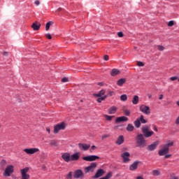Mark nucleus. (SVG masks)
<instances>
[{"label":"nucleus","instance_id":"1","mask_svg":"<svg viewBox=\"0 0 179 179\" xmlns=\"http://www.w3.org/2000/svg\"><path fill=\"white\" fill-rule=\"evenodd\" d=\"M136 144L137 148H146L148 143L145 139V136L142 134H137L136 136Z\"/></svg>","mask_w":179,"mask_h":179},{"label":"nucleus","instance_id":"2","mask_svg":"<svg viewBox=\"0 0 179 179\" xmlns=\"http://www.w3.org/2000/svg\"><path fill=\"white\" fill-rule=\"evenodd\" d=\"M148 122V120L145 119L143 117V115H141L140 117L137 118L134 122V126L136 128H141V124H146Z\"/></svg>","mask_w":179,"mask_h":179},{"label":"nucleus","instance_id":"3","mask_svg":"<svg viewBox=\"0 0 179 179\" xmlns=\"http://www.w3.org/2000/svg\"><path fill=\"white\" fill-rule=\"evenodd\" d=\"M15 166H13V165L7 166L3 173V177H10V174H13Z\"/></svg>","mask_w":179,"mask_h":179},{"label":"nucleus","instance_id":"4","mask_svg":"<svg viewBox=\"0 0 179 179\" xmlns=\"http://www.w3.org/2000/svg\"><path fill=\"white\" fill-rule=\"evenodd\" d=\"M141 131L145 138H150L154 134L153 131H149V127H143Z\"/></svg>","mask_w":179,"mask_h":179},{"label":"nucleus","instance_id":"5","mask_svg":"<svg viewBox=\"0 0 179 179\" xmlns=\"http://www.w3.org/2000/svg\"><path fill=\"white\" fill-rule=\"evenodd\" d=\"M96 167H97V164L96 162L91 163L89 166H87L85 168V174H87V173H93V171L96 170Z\"/></svg>","mask_w":179,"mask_h":179},{"label":"nucleus","instance_id":"6","mask_svg":"<svg viewBox=\"0 0 179 179\" xmlns=\"http://www.w3.org/2000/svg\"><path fill=\"white\" fill-rule=\"evenodd\" d=\"M65 129V123L61 122L54 127V134H58L59 131Z\"/></svg>","mask_w":179,"mask_h":179},{"label":"nucleus","instance_id":"7","mask_svg":"<svg viewBox=\"0 0 179 179\" xmlns=\"http://www.w3.org/2000/svg\"><path fill=\"white\" fill-rule=\"evenodd\" d=\"M20 172L22 176L21 179H30V175L27 174L29 172V167L21 169Z\"/></svg>","mask_w":179,"mask_h":179},{"label":"nucleus","instance_id":"8","mask_svg":"<svg viewBox=\"0 0 179 179\" xmlns=\"http://www.w3.org/2000/svg\"><path fill=\"white\" fill-rule=\"evenodd\" d=\"M140 111L143 113V114H145V115H149V114H150V108L143 104L140 106Z\"/></svg>","mask_w":179,"mask_h":179},{"label":"nucleus","instance_id":"9","mask_svg":"<svg viewBox=\"0 0 179 179\" xmlns=\"http://www.w3.org/2000/svg\"><path fill=\"white\" fill-rule=\"evenodd\" d=\"M97 159H100V157L97 155H89L83 157V159H84L85 162H94V160H97Z\"/></svg>","mask_w":179,"mask_h":179},{"label":"nucleus","instance_id":"10","mask_svg":"<svg viewBox=\"0 0 179 179\" xmlns=\"http://www.w3.org/2000/svg\"><path fill=\"white\" fill-rule=\"evenodd\" d=\"M24 152H25L27 155H34V153L40 152V150L38 148H26L24 149Z\"/></svg>","mask_w":179,"mask_h":179},{"label":"nucleus","instance_id":"11","mask_svg":"<svg viewBox=\"0 0 179 179\" xmlns=\"http://www.w3.org/2000/svg\"><path fill=\"white\" fill-rule=\"evenodd\" d=\"M129 156H131V154L128 152H125L122 154L121 157L122 158L123 162L124 163H129L130 160L129 159Z\"/></svg>","mask_w":179,"mask_h":179},{"label":"nucleus","instance_id":"12","mask_svg":"<svg viewBox=\"0 0 179 179\" xmlns=\"http://www.w3.org/2000/svg\"><path fill=\"white\" fill-rule=\"evenodd\" d=\"M157 146H159V141H155L153 143L148 145L147 150H149L150 152H152L153 150H156Z\"/></svg>","mask_w":179,"mask_h":179},{"label":"nucleus","instance_id":"13","mask_svg":"<svg viewBox=\"0 0 179 179\" xmlns=\"http://www.w3.org/2000/svg\"><path fill=\"white\" fill-rule=\"evenodd\" d=\"M83 177H85V174H83V171H82V170L78 169L74 171V178H83Z\"/></svg>","mask_w":179,"mask_h":179},{"label":"nucleus","instance_id":"14","mask_svg":"<svg viewBox=\"0 0 179 179\" xmlns=\"http://www.w3.org/2000/svg\"><path fill=\"white\" fill-rule=\"evenodd\" d=\"M169 152H170V149H168L163 145L162 149L158 151V154H159V156H166V155H167Z\"/></svg>","mask_w":179,"mask_h":179},{"label":"nucleus","instance_id":"15","mask_svg":"<svg viewBox=\"0 0 179 179\" xmlns=\"http://www.w3.org/2000/svg\"><path fill=\"white\" fill-rule=\"evenodd\" d=\"M141 164V162L136 161L129 166L130 171H135L138 169V166Z\"/></svg>","mask_w":179,"mask_h":179},{"label":"nucleus","instance_id":"16","mask_svg":"<svg viewBox=\"0 0 179 179\" xmlns=\"http://www.w3.org/2000/svg\"><path fill=\"white\" fill-rule=\"evenodd\" d=\"M62 158L63 159V160L64 162H66V163H69V162H71V154H69V153H64L62 155Z\"/></svg>","mask_w":179,"mask_h":179},{"label":"nucleus","instance_id":"17","mask_svg":"<svg viewBox=\"0 0 179 179\" xmlns=\"http://www.w3.org/2000/svg\"><path fill=\"white\" fill-rule=\"evenodd\" d=\"M78 147L80 150H89L90 148V145H87L85 143H78Z\"/></svg>","mask_w":179,"mask_h":179},{"label":"nucleus","instance_id":"18","mask_svg":"<svg viewBox=\"0 0 179 179\" xmlns=\"http://www.w3.org/2000/svg\"><path fill=\"white\" fill-rule=\"evenodd\" d=\"M40 27H41V24H40V22H35L32 24L31 25V28L33 29V30H34L35 31H37V30H40Z\"/></svg>","mask_w":179,"mask_h":179},{"label":"nucleus","instance_id":"19","mask_svg":"<svg viewBox=\"0 0 179 179\" xmlns=\"http://www.w3.org/2000/svg\"><path fill=\"white\" fill-rule=\"evenodd\" d=\"M70 158L71 162H77V160H79V159L80 158V155H79L78 152H76L70 156Z\"/></svg>","mask_w":179,"mask_h":179},{"label":"nucleus","instance_id":"20","mask_svg":"<svg viewBox=\"0 0 179 179\" xmlns=\"http://www.w3.org/2000/svg\"><path fill=\"white\" fill-rule=\"evenodd\" d=\"M103 175H104V170L99 169L95 173L94 178H100V177H102V176Z\"/></svg>","mask_w":179,"mask_h":179},{"label":"nucleus","instance_id":"21","mask_svg":"<svg viewBox=\"0 0 179 179\" xmlns=\"http://www.w3.org/2000/svg\"><path fill=\"white\" fill-rule=\"evenodd\" d=\"M128 121V117L122 116L116 118L115 122H125Z\"/></svg>","mask_w":179,"mask_h":179},{"label":"nucleus","instance_id":"22","mask_svg":"<svg viewBox=\"0 0 179 179\" xmlns=\"http://www.w3.org/2000/svg\"><path fill=\"white\" fill-rule=\"evenodd\" d=\"M124 136H119L117 141H115L116 145H122L124 143Z\"/></svg>","mask_w":179,"mask_h":179},{"label":"nucleus","instance_id":"23","mask_svg":"<svg viewBox=\"0 0 179 179\" xmlns=\"http://www.w3.org/2000/svg\"><path fill=\"white\" fill-rule=\"evenodd\" d=\"M121 73V71L117 69H112L110 72L111 76H117V75H120Z\"/></svg>","mask_w":179,"mask_h":179},{"label":"nucleus","instance_id":"24","mask_svg":"<svg viewBox=\"0 0 179 179\" xmlns=\"http://www.w3.org/2000/svg\"><path fill=\"white\" fill-rule=\"evenodd\" d=\"M106 94V90H101L98 94H94L95 97H102V96H104Z\"/></svg>","mask_w":179,"mask_h":179},{"label":"nucleus","instance_id":"25","mask_svg":"<svg viewBox=\"0 0 179 179\" xmlns=\"http://www.w3.org/2000/svg\"><path fill=\"white\" fill-rule=\"evenodd\" d=\"M117 111V107L112 106L108 109V114H115Z\"/></svg>","mask_w":179,"mask_h":179},{"label":"nucleus","instance_id":"26","mask_svg":"<svg viewBox=\"0 0 179 179\" xmlns=\"http://www.w3.org/2000/svg\"><path fill=\"white\" fill-rule=\"evenodd\" d=\"M125 82H127V80L125 78H120L119 80H117V85L122 86V85H124V83H125Z\"/></svg>","mask_w":179,"mask_h":179},{"label":"nucleus","instance_id":"27","mask_svg":"<svg viewBox=\"0 0 179 179\" xmlns=\"http://www.w3.org/2000/svg\"><path fill=\"white\" fill-rule=\"evenodd\" d=\"M126 129L129 132H132V131H134V129H135V127H134V125H132V124H128Z\"/></svg>","mask_w":179,"mask_h":179},{"label":"nucleus","instance_id":"28","mask_svg":"<svg viewBox=\"0 0 179 179\" xmlns=\"http://www.w3.org/2000/svg\"><path fill=\"white\" fill-rule=\"evenodd\" d=\"M50 146H54L55 148H57L58 146V141L57 140H51L50 141Z\"/></svg>","mask_w":179,"mask_h":179},{"label":"nucleus","instance_id":"29","mask_svg":"<svg viewBox=\"0 0 179 179\" xmlns=\"http://www.w3.org/2000/svg\"><path fill=\"white\" fill-rule=\"evenodd\" d=\"M132 103L133 104H138V103H139V96H138V95H135L133 98L132 100Z\"/></svg>","mask_w":179,"mask_h":179},{"label":"nucleus","instance_id":"30","mask_svg":"<svg viewBox=\"0 0 179 179\" xmlns=\"http://www.w3.org/2000/svg\"><path fill=\"white\" fill-rule=\"evenodd\" d=\"M164 146L168 149H170L171 146H174V141L168 142L166 144H164Z\"/></svg>","mask_w":179,"mask_h":179},{"label":"nucleus","instance_id":"31","mask_svg":"<svg viewBox=\"0 0 179 179\" xmlns=\"http://www.w3.org/2000/svg\"><path fill=\"white\" fill-rule=\"evenodd\" d=\"M7 164H8V162L5 159H2L0 162V166H1V169L6 167Z\"/></svg>","mask_w":179,"mask_h":179},{"label":"nucleus","instance_id":"32","mask_svg":"<svg viewBox=\"0 0 179 179\" xmlns=\"http://www.w3.org/2000/svg\"><path fill=\"white\" fill-rule=\"evenodd\" d=\"M107 99V95H104L103 96H99V98L97 99L98 103H101V101L106 100Z\"/></svg>","mask_w":179,"mask_h":179},{"label":"nucleus","instance_id":"33","mask_svg":"<svg viewBox=\"0 0 179 179\" xmlns=\"http://www.w3.org/2000/svg\"><path fill=\"white\" fill-rule=\"evenodd\" d=\"M120 100L122 101H127V100H128V96H127V94H122L120 96Z\"/></svg>","mask_w":179,"mask_h":179},{"label":"nucleus","instance_id":"34","mask_svg":"<svg viewBox=\"0 0 179 179\" xmlns=\"http://www.w3.org/2000/svg\"><path fill=\"white\" fill-rule=\"evenodd\" d=\"M51 24H52V22L50 21L45 24V30L46 31H48L50 30V26H51Z\"/></svg>","mask_w":179,"mask_h":179},{"label":"nucleus","instance_id":"35","mask_svg":"<svg viewBox=\"0 0 179 179\" xmlns=\"http://www.w3.org/2000/svg\"><path fill=\"white\" fill-rule=\"evenodd\" d=\"M152 176H160V171L159 170L152 171Z\"/></svg>","mask_w":179,"mask_h":179},{"label":"nucleus","instance_id":"36","mask_svg":"<svg viewBox=\"0 0 179 179\" xmlns=\"http://www.w3.org/2000/svg\"><path fill=\"white\" fill-rule=\"evenodd\" d=\"M106 120H107V121H111V120H113V118H114V116H110V115H104Z\"/></svg>","mask_w":179,"mask_h":179},{"label":"nucleus","instance_id":"37","mask_svg":"<svg viewBox=\"0 0 179 179\" xmlns=\"http://www.w3.org/2000/svg\"><path fill=\"white\" fill-rule=\"evenodd\" d=\"M157 50H159V51H164L165 48L163 45H157Z\"/></svg>","mask_w":179,"mask_h":179},{"label":"nucleus","instance_id":"38","mask_svg":"<svg viewBox=\"0 0 179 179\" xmlns=\"http://www.w3.org/2000/svg\"><path fill=\"white\" fill-rule=\"evenodd\" d=\"M66 179H72V171H70L66 176Z\"/></svg>","mask_w":179,"mask_h":179},{"label":"nucleus","instance_id":"39","mask_svg":"<svg viewBox=\"0 0 179 179\" xmlns=\"http://www.w3.org/2000/svg\"><path fill=\"white\" fill-rule=\"evenodd\" d=\"M138 66H145V64L142 62H137Z\"/></svg>","mask_w":179,"mask_h":179},{"label":"nucleus","instance_id":"40","mask_svg":"<svg viewBox=\"0 0 179 179\" xmlns=\"http://www.w3.org/2000/svg\"><path fill=\"white\" fill-rule=\"evenodd\" d=\"M168 26L169 27H171L172 26H174V21H169L168 23Z\"/></svg>","mask_w":179,"mask_h":179},{"label":"nucleus","instance_id":"41","mask_svg":"<svg viewBox=\"0 0 179 179\" xmlns=\"http://www.w3.org/2000/svg\"><path fill=\"white\" fill-rule=\"evenodd\" d=\"M106 138H110V134H103L101 136V139H106Z\"/></svg>","mask_w":179,"mask_h":179},{"label":"nucleus","instance_id":"42","mask_svg":"<svg viewBox=\"0 0 179 179\" xmlns=\"http://www.w3.org/2000/svg\"><path fill=\"white\" fill-rule=\"evenodd\" d=\"M114 92L110 90H108V96H113Z\"/></svg>","mask_w":179,"mask_h":179},{"label":"nucleus","instance_id":"43","mask_svg":"<svg viewBox=\"0 0 179 179\" xmlns=\"http://www.w3.org/2000/svg\"><path fill=\"white\" fill-rule=\"evenodd\" d=\"M45 37L46 38H48V40H51V38H52V37L51 36V34H45Z\"/></svg>","mask_w":179,"mask_h":179},{"label":"nucleus","instance_id":"44","mask_svg":"<svg viewBox=\"0 0 179 179\" xmlns=\"http://www.w3.org/2000/svg\"><path fill=\"white\" fill-rule=\"evenodd\" d=\"M124 115H129V114H131V112H129V110H124Z\"/></svg>","mask_w":179,"mask_h":179},{"label":"nucleus","instance_id":"45","mask_svg":"<svg viewBox=\"0 0 179 179\" xmlns=\"http://www.w3.org/2000/svg\"><path fill=\"white\" fill-rule=\"evenodd\" d=\"M177 79H178V77L177 76H173L170 78V80L172 81L177 80Z\"/></svg>","mask_w":179,"mask_h":179},{"label":"nucleus","instance_id":"46","mask_svg":"<svg viewBox=\"0 0 179 179\" xmlns=\"http://www.w3.org/2000/svg\"><path fill=\"white\" fill-rule=\"evenodd\" d=\"M62 82L63 83H65L68 82V78H63L62 79Z\"/></svg>","mask_w":179,"mask_h":179},{"label":"nucleus","instance_id":"47","mask_svg":"<svg viewBox=\"0 0 179 179\" xmlns=\"http://www.w3.org/2000/svg\"><path fill=\"white\" fill-rule=\"evenodd\" d=\"M117 36L118 37H124V34L120 31L117 33Z\"/></svg>","mask_w":179,"mask_h":179},{"label":"nucleus","instance_id":"48","mask_svg":"<svg viewBox=\"0 0 179 179\" xmlns=\"http://www.w3.org/2000/svg\"><path fill=\"white\" fill-rule=\"evenodd\" d=\"M95 149H96V147L94 145H92L91 149L90 150V152L92 153L93 150H94Z\"/></svg>","mask_w":179,"mask_h":179},{"label":"nucleus","instance_id":"49","mask_svg":"<svg viewBox=\"0 0 179 179\" xmlns=\"http://www.w3.org/2000/svg\"><path fill=\"white\" fill-rule=\"evenodd\" d=\"M34 3H35V5H36V6H38V5H40V1L36 0L34 1Z\"/></svg>","mask_w":179,"mask_h":179},{"label":"nucleus","instance_id":"50","mask_svg":"<svg viewBox=\"0 0 179 179\" xmlns=\"http://www.w3.org/2000/svg\"><path fill=\"white\" fill-rule=\"evenodd\" d=\"M169 157H171V155H165L164 159H169Z\"/></svg>","mask_w":179,"mask_h":179},{"label":"nucleus","instance_id":"51","mask_svg":"<svg viewBox=\"0 0 179 179\" xmlns=\"http://www.w3.org/2000/svg\"><path fill=\"white\" fill-rule=\"evenodd\" d=\"M103 58L105 61H108V55H105Z\"/></svg>","mask_w":179,"mask_h":179},{"label":"nucleus","instance_id":"52","mask_svg":"<svg viewBox=\"0 0 179 179\" xmlns=\"http://www.w3.org/2000/svg\"><path fill=\"white\" fill-rule=\"evenodd\" d=\"M46 131L48 132V134H50V132H51V130L50 129V127H47Z\"/></svg>","mask_w":179,"mask_h":179},{"label":"nucleus","instance_id":"53","mask_svg":"<svg viewBox=\"0 0 179 179\" xmlns=\"http://www.w3.org/2000/svg\"><path fill=\"white\" fill-rule=\"evenodd\" d=\"M136 179H144L143 176H137Z\"/></svg>","mask_w":179,"mask_h":179},{"label":"nucleus","instance_id":"54","mask_svg":"<svg viewBox=\"0 0 179 179\" xmlns=\"http://www.w3.org/2000/svg\"><path fill=\"white\" fill-rule=\"evenodd\" d=\"M159 100H162L163 99V94H161V95H159Z\"/></svg>","mask_w":179,"mask_h":179},{"label":"nucleus","instance_id":"55","mask_svg":"<svg viewBox=\"0 0 179 179\" xmlns=\"http://www.w3.org/2000/svg\"><path fill=\"white\" fill-rule=\"evenodd\" d=\"M3 55H5L6 57H7L8 52H4L3 53Z\"/></svg>","mask_w":179,"mask_h":179},{"label":"nucleus","instance_id":"56","mask_svg":"<svg viewBox=\"0 0 179 179\" xmlns=\"http://www.w3.org/2000/svg\"><path fill=\"white\" fill-rule=\"evenodd\" d=\"M154 131H155L156 132H157V127H154Z\"/></svg>","mask_w":179,"mask_h":179},{"label":"nucleus","instance_id":"57","mask_svg":"<svg viewBox=\"0 0 179 179\" xmlns=\"http://www.w3.org/2000/svg\"><path fill=\"white\" fill-rule=\"evenodd\" d=\"M61 10H62V8H59L57 9V11H58V12H61Z\"/></svg>","mask_w":179,"mask_h":179},{"label":"nucleus","instance_id":"58","mask_svg":"<svg viewBox=\"0 0 179 179\" xmlns=\"http://www.w3.org/2000/svg\"><path fill=\"white\" fill-rule=\"evenodd\" d=\"M176 106H178V107H179V101H176Z\"/></svg>","mask_w":179,"mask_h":179},{"label":"nucleus","instance_id":"59","mask_svg":"<svg viewBox=\"0 0 179 179\" xmlns=\"http://www.w3.org/2000/svg\"><path fill=\"white\" fill-rule=\"evenodd\" d=\"M148 97H149V99H150V97H152V95H149Z\"/></svg>","mask_w":179,"mask_h":179},{"label":"nucleus","instance_id":"60","mask_svg":"<svg viewBox=\"0 0 179 179\" xmlns=\"http://www.w3.org/2000/svg\"><path fill=\"white\" fill-rule=\"evenodd\" d=\"M0 128H1V124H0Z\"/></svg>","mask_w":179,"mask_h":179}]
</instances>
